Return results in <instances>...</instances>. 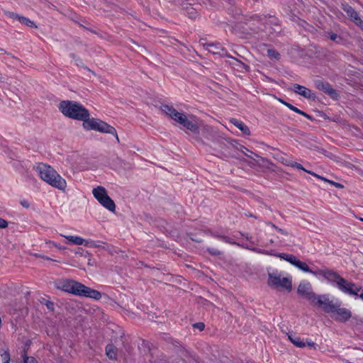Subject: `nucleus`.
<instances>
[{
    "instance_id": "f257e3e1",
    "label": "nucleus",
    "mask_w": 363,
    "mask_h": 363,
    "mask_svg": "<svg viewBox=\"0 0 363 363\" xmlns=\"http://www.w3.org/2000/svg\"><path fill=\"white\" fill-rule=\"evenodd\" d=\"M317 277L321 276L325 281L336 286L342 293L349 295H357L361 287L355 284L347 281L342 277L337 272L328 269L327 268L316 269Z\"/></svg>"
},
{
    "instance_id": "f03ea898",
    "label": "nucleus",
    "mask_w": 363,
    "mask_h": 363,
    "mask_svg": "<svg viewBox=\"0 0 363 363\" xmlns=\"http://www.w3.org/2000/svg\"><path fill=\"white\" fill-rule=\"evenodd\" d=\"M33 169L38 173L40 178L59 189H65L67 182L51 166L39 162L33 166Z\"/></svg>"
},
{
    "instance_id": "7ed1b4c3",
    "label": "nucleus",
    "mask_w": 363,
    "mask_h": 363,
    "mask_svg": "<svg viewBox=\"0 0 363 363\" xmlns=\"http://www.w3.org/2000/svg\"><path fill=\"white\" fill-rule=\"evenodd\" d=\"M162 111L192 133H199L200 122L195 116L187 118L184 114L178 112L175 108L169 105H163Z\"/></svg>"
},
{
    "instance_id": "20e7f679",
    "label": "nucleus",
    "mask_w": 363,
    "mask_h": 363,
    "mask_svg": "<svg viewBox=\"0 0 363 363\" xmlns=\"http://www.w3.org/2000/svg\"><path fill=\"white\" fill-rule=\"evenodd\" d=\"M82 121H83V128L85 130H96L101 133H109L115 135L116 139L118 140V137L116 129L103 121L94 118H90L89 116H88Z\"/></svg>"
},
{
    "instance_id": "39448f33",
    "label": "nucleus",
    "mask_w": 363,
    "mask_h": 363,
    "mask_svg": "<svg viewBox=\"0 0 363 363\" xmlns=\"http://www.w3.org/2000/svg\"><path fill=\"white\" fill-rule=\"evenodd\" d=\"M69 294L96 301L101 298V294L99 291L86 286L78 281L71 280H69Z\"/></svg>"
},
{
    "instance_id": "423d86ee",
    "label": "nucleus",
    "mask_w": 363,
    "mask_h": 363,
    "mask_svg": "<svg viewBox=\"0 0 363 363\" xmlns=\"http://www.w3.org/2000/svg\"><path fill=\"white\" fill-rule=\"evenodd\" d=\"M94 198L104 208L111 212L116 210V205L114 201L108 196L106 189L103 186H99L94 188L92 191Z\"/></svg>"
},
{
    "instance_id": "0eeeda50",
    "label": "nucleus",
    "mask_w": 363,
    "mask_h": 363,
    "mask_svg": "<svg viewBox=\"0 0 363 363\" xmlns=\"http://www.w3.org/2000/svg\"><path fill=\"white\" fill-rule=\"evenodd\" d=\"M268 284L274 288H283L291 291L292 288L291 279L283 277L277 272L269 273Z\"/></svg>"
},
{
    "instance_id": "6e6552de",
    "label": "nucleus",
    "mask_w": 363,
    "mask_h": 363,
    "mask_svg": "<svg viewBox=\"0 0 363 363\" xmlns=\"http://www.w3.org/2000/svg\"><path fill=\"white\" fill-rule=\"evenodd\" d=\"M89 116V111L82 104L69 101V118L82 121Z\"/></svg>"
},
{
    "instance_id": "1a4fd4ad",
    "label": "nucleus",
    "mask_w": 363,
    "mask_h": 363,
    "mask_svg": "<svg viewBox=\"0 0 363 363\" xmlns=\"http://www.w3.org/2000/svg\"><path fill=\"white\" fill-rule=\"evenodd\" d=\"M311 303L322 307L326 313L333 312L336 304L330 300L328 295H316Z\"/></svg>"
},
{
    "instance_id": "9d476101",
    "label": "nucleus",
    "mask_w": 363,
    "mask_h": 363,
    "mask_svg": "<svg viewBox=\"0 0 363 363\" xmlns=\"http://www.w3.org/2000/svg\"><path fill=\"white\" fill-rule=\"evenodd\" d=\"M298 294L308 300L311 303L314 300L316 294L313 292L311 284L307 281H302L297 289Z\"/></svg>"
},
{
    "instance_id": "9b49d317",
    "label": "nucleus",
    "mask_w": 363,
    "mask_h": 363,
    "mask_svg": "<svg viewBox=\"0 0 363 363\" xmlns=\"http://www.w3.org/2000/svg\"><path fill=\"white\" fill-rule=\"evenodd\" d=\"M341 303L335 304V309L332 312L333 313V318L341 322H345L349 320L351 317V312L345 308H341Z\"/></svg>"
},
{
    "instance_id": "f8f14e48",
    "label": "nucleus",
    "mask_w": 363,
    "mask_h": 363,
    "mask_svg": "<svg viewBox=\"0 0 363 363\" xmlns=\"http://www.w3.org/2000/svg\"><path fill=\"white\" fill-rule=\"evenodd\" d=\"M292 90L297 94L301 95L306 99H311L315 97L314 94L309 89L297 84L293 85Z\"/></svg>"
},
{
    "instance_id": "ddd939ff",
    "label": "nucleus",
    "mask_w": 363,
    "mask_h": 363,
    "mask_svg": "<svg viewBox=\"0 0 363 363\" xmlns=\"http://www.w3.org/2000/svg\"><path fill=\"white\" fill-rule=\"evenodd\" d=\"M344 11L347 15L358 26H361L362 23V20L359 17L357 13L350 6H345Z\"/></svg>"
},
{
    "instance_id": "4468645a",
    "label": "nucleus",
    "mask_w": 363,
    "mask_h": 363,
    "mask_svg": "<svg viewBox=\"0 0 363 363\" xmlns=\"http://www.w3.org/2000/svg\"><path fill=\"white\" fill-rule=\"evenodd\" d=\"M293 265L299 269L300 270L303 271V272L310 273L317 277V274L315 273L316 272L317 268L310 269L306 262H301L299 259H296Z\"/></svg>"
},
{
    "instance_id": "2eb2a0df",
    "label": "nucleus",
    "mask_w": 363,
    "mask_h": 363,
    "mask_svg": "<svg viewBox=\"0 0 363 363\" xmlns=\"http://www.w3.org/2000/svg\"><path fill=\"white\" fill-rule=\"evenodd\" d=\"M287 165L290 166L291 167L296 168L298 169H301V170H303V171H304L306 172H308V174H310L313 175V177H316V178H318L319 179H321L323 181H328L327 179H325V178H324V177H321V176H320V175H318V174H315V173H314L313 172L306 170V169L303 168V167L301 164H299V163H298L296 162L289 161L287 162Z\"/></svg>"
},
{
    "instance_id": "dca6fc26",
    "label": "nucleus",
    "mask_w": 363,
    "mask_h": 363,
    "mask_svg": "<svg viewBox=\"0 0 363 363\" xmlns=\"http://www.w3.org/2000/svg\"><path fill=\"white\" fill-rule=\"evenodd\" d=\"M289 340L297 347L303 348L306 346L305 342H303L301 337L294 333L287 334Z\"/></svg>"
},
{
    "instance_id": "f3484780",
    "label": "nucleus",
    "mask_w": 363,
    "mask_h": 363,
    "mask_svg": "<svg viewBox=\"0 0 363 363\" xmlns=\"http://www.w3.org/2000/svg\"><path fill=\"white\" fill-rule=\"evenodd\" d=\"M54 285L56 289L62 291L68 292V281L67 279H57L54 282Z\"/></svg>"
},
{
    "instance_id": "a211bd4d",
    "label": "nucleus",
    "mask_w": 363,
    "mask_h": 363,
    "mask_svg": "<svg viewBox=\"0 0 363 363\" xmlns=\"http://www.w3.org/2000/svg\"><path fill=\"white\" fill-rule=\"evenodd\" d=\"M231 122L234 124L235 126H236L238 128H239L244 134L245 135H250V131L249 128L242 121H238L236 119H233Z\"/></svg>"
},
{
    "instance_id": "6ab92c4d",
    "label": "nucleus",
    "mask_w": 363,
    "mask_h": 363,
    "mask_svg": "<svg viewBox=\"0 0 363 363\" xmlns=\"http://www.w3.org/2000/svg\"><path fill=\"white\" fill-rule=\"evenodd\" d=\"M274 256L280 257L281 259H283L286 260V262H289L292 265L295 262L296 259H297L294 255L291 254H286V253H274Z\"/></svg>"
},
{
    "instance_id": "aec40b11",
    "label": "nucleus",
    "mask_w": 363,
    "mask_h": 363,
    "mask_svg": "<svg viewBox=\"0 0 363 363\" xmlns=\"http://www.w3.org/2000/svg\"><path fill=\"white\" fill-rule=\"evenodd\" d=\"M106 354L107 357L111 359H116V350L115 347L113 345H108L106 347Z\"/></svg>"
},
{
    "instance_id": "412c9836",
    "label": "nucleus",
    "mask_w": 363,
    "mask_h": 363,
    "mask_svg": "<svg viewBox=\"0 0 363 363\" xmlns=\"http://www.w3.org/2000/svg\"><path fill=\"white\" fill-rule=\"evenodd\" d=\"M69 243L77 245H88V242L79 236H69Z\"/></svg>"
},
{
    "instance_id": "4be33fe9",
    "label": "nucleus",
    "mask_w": 363,
    "mask_h": 363,
    "mask_svg": "<svg viewBox=\"0 0 363 363\" xmlns=\"http://www.w3.org/2000/svg\"><path fill=\"white\" fill-rule=\"evenodd\" d=\"M69 252H74L76 256L79 255L82 259H85L88 256V252L82 247H76L74 250L69 249Z\"/></svg>"
},
{
    "instance_id": "5701e85b",
    "label": "nucleus",
    "mask_w": 363,
    "mask_h": 363,
    "mask_svg": "<svg viewBox=\"0 0 363 363\" xmlns=\"http://www.w3.org/2000/svg\"><path fill=\"white\" fill-rule=\"evenodd\" d=\"M316 85L318 88L323 89L327 93L331 94L333 92V89L330 86V85L328 83L317 82Z\"/></svg>"
},
{
    "instance_id": "b1692460",
    "label": "nucleus",
    "mask_w": 363,
    "mask_h": 363,
    "mask_svg": "<svg viewBox=\"0 0 363 363\" xmlns=\"http://www.w3.org/2000/svg\"><path fill=\"white\" fill-rule=\"evenodd\" d=\"M19 22L30 28H37L35 23L33 21L23 16L19 18Z\"/></svg>"
},
{
    "instance_id": "393cba45",
    "label": "nucleus",
    "mask_w": 363,
    "mask_h": 363,
    "mask_svg": "<svg viewBox=\"0 0 363 363\" xmlns=\"http://www.w3.org/2000/svg\"><path fill=\"white\" fill-rule=\"evenodd\" d=\"M23 359V363H37L36 359L33 357H28L27 355L26 349H23V353L22 354Z\"/></svg>"
},
{
    "instance_id": "a878e982",
    "label": "nucleus",
    "mask_w": 363,
    "mask_h": 363,
    "mask_svg": "<svg viewBox=\"0 0 363 363\" xmlns=\"http://www.w3.org/2000/svg\"><path fill=\"white\" fill-rule=\"evenodd\" d=\"M59 109L67 117H68V101H61Z\"/></svg>"
},
{
    "instance_id": "bb28decb",
    "label": "nucleus",
    "mask_w": 363,
    "mask_h": 363,
    "mask_svg": "<svg viewBox=\"0 0 363 363\" xmlns=\"http://www.w3.org/2000/svg\"><path fill=\"white\" fill-rule=\"evenodd\" d=\"M240 151L245 155L247 156V157H250L251 159H253L255 160V157H258L257 155L252 152L251 151H250L249 150H247L246 147H243V146H241L240 147Z\"/></svg>"
},
{
    "instance_id": "cd10ccee",
    "label": "nucleus",
    "mask_w": 363,
    "mask_h": 363,
    "mask_svg": "<svg viewBox=\"0 0 363 363\" xmlns=\"http://www.w3.org/2000/svg\"><path fill=\"white\" fill-rule=\"evenodd\" d=\"M267 53H268V56L272 59H278L279 58V54L274 50H270V49L268 50Z\"/></svg>"
},
{
    "instance_id": "c85d7f7f",
    "label": "nucleus",
    "mask_w": 363,
    "mask_h": 363,
    "mask_svg": "<svg viewBox=\"0 0 363 363\" xmlns=\"http://www.w3.org/2000/svg\"><path fill=\"white\" fill-rule=\"evenodd\" d=\"M6 15L11 18L18 20V21H19V18L21 17V16H20L14 12H12V11L6 12Z\"/></svg>"
},
{
    "instance_id": "c756f323",
    "label": "nucleus",
    "mask_w": 363,
    "mask_h": 363,
    "mask_svg": "<svg viewBox=\"0 0 363 363\" xmlns=\"http://www.w3.org/2000/svg\"><path fill=\"white\" fill-rule=\"evenodd\" d=\"M284 104L291 110L294 111V112L296 113H301V110L298 109V108L295 107L294 106L291 105V104H289V103H284Z\"/></svg>"
},
{
    "instance_id": "7c9ffc66",
    "label": "nucleus",
    "mask_w": 363,
    "mask_h": 363,
    "mask_svg": "<svg viewBox=\"0 0 363 363\" xmlns=\"http://www.w3.org/2000/svg\"><path fill=\"white\" fill-rule=\"evenodd\" d=\"M8 225H9V223L6 220L0 218V229H4V228H7Z\"/></svg>"
},
{
    "instance_id": "2f4dec72",
    "label": "nucleus",
    "mask_w": 363,
    "mask_h": 363,
    "mask_svg": "<svg viewBox=\"0 0 363 363\" xmlns=\"http://www.w3.org/2000/svg\"><path fill=\"white\" fill-rule=\"evenodd\" d=\"M194 327L199 329L200 331H202L204 329L205 325L203 323H197L194 325Z\"/></svg>"
},
{
    "instance_id": "473e14b6",
    "label": "nucleus",
    "mask_w": 363,
    "mask_h": 363,
    "mask_svg": "<svg viewBox=\"0 0 363 363\" xmlns=\"http://www.w3.org/2000/svg\"><path fill=\"white\" fill-rule=\"evenodd\" d=\"M269 225L274 228V229H276L278 232H279L281 234H284V235H287V233L285 232L284 230L281 229V228H277V226H275L274 224L272 223H269Z\"/></svg>"
},
{
    "instance_id": "72a5a7b5",
    "label": "nucleus",
    "mask_w": 363,
    "mask_h": 363,
    "mask_svg": "<svg viewBox=\"0 0 363 363\" xmlns=\"http://www.w3.org/2000/svg\"><path fill=\"white\" fill-rule=\"evenodd\" d=\"M305 343H306V345L307 344V345H308L309 347H311V348H315V344L313 341H311V340H308L306 341V342H305Z\"/></svg>"
},
{
    "instance_id": "f704fd0d",
    "label": "nucleus",
    "mask_w": 363,
    "mask_h": 363,
    "mask_svg": "<svg viewBox=\"0 0 363 363\" xmlns=\"http://www.w3.org/2000/svg\"><path fill=\"white\" fill-rule=\"evenodd\" d=\"M256 252H257L259 253L264 254V255H274V253L269 252L268 251H265V250H256Z\"/></svg>"
},
{
    "instance_id": "c9c22d12",
    "label": "nucleus",
    "mask_w": 363,
    "mask_h": 363,
    "mask_svg": "<svg viewBox=\"0 0 363 363\" xmlns=\"http://www.w3.org/2000/svg\"><path fill=\"white\" fill-rule=\"evenodd\" d=\"M330 40H332L333 41H337V38H339V37L335 33H331V34H330Z\"/></svg>"
},
{
    "instance_id": "e433bc0d",
    "label": "nucleus",
    "mask_w": 363,
    "mask_h": 363,
    "mask_svg": "<svg viewBox=\"0 0 363 363\" xmlns=\"http://www.w3.org/2000/svg\"><path fill=\"white\" fill-rule=\"evenodd\" d=\"M21 204L23 206V207H26V208H28L29 207V203L28 201H21Z\"/></svg>"
},
{
    "instance_id": "4c0bfd02",
    "label": "nucleus",
    "mask_w": 363,
    "mask_h": 363,
    "mask_svg": "<svg viewBox=\"0 0 363 363\" xmlns=\"http://www.w3.org/2000/svg\"><path fill=\"white\" fill-rule=\"evenodd\" d=\"M83 259L84 261L85 259H87V261H88V264H89V265H93V264H94V263H92V262H91V258H90V255H89V253H88V256H87L85 259Z\"/></svg>"
},
{
    "instance_id": "58836bf2",
    "label": "nucleus",
    "mask_w": 363,
    "mask_h": 363,
    "mask_svg": "<svg viewBox=\"0 0 363 363\" xmlns=\"http://www.w3.org/2000/svg\"><path fill=\"white\" fill-rule=\"evenodd\" d=\"M327 180H328V181H325L326 182H329V183H330L331 184L334 185V186H336V187H340V186H341V185H340V184H338V183H336V182H332V181H330V180H328V179H327Z\"/></svg>"
},
{
    "instance_id": "ea45409f",
    "label": "nucleus",
    "mask_w": 363,
    "mask_h": 363,
    "mask_svg": "<svg viewBox=\"0 0 363 363\" xmlns=\"http://www.w3.org/2000/svg\"><path fill=\"white\" fill-rule=\"evenodd\" d=\"M82 263H76L74 260L72 261V263L71 264L72 266L74 267H82Z\"/></svg>"
},
{
    "instance_id": "a19ab883",
    "label": "nucleus",
    "mask_w": 363,
    "mask_h": 363,
    "mask_svg": "<svg viewBox=\"0 0 363 363\" xmlns=\"http://www.w3.org/2000/svg\"><path fill=\"white\" fill-rule=\"evenodd\" d=\"M47 307H48V308L52 310L53 309V303L52 302H48L47 303Z\"/></svg>"
},
{
    "instance_id": "79ce46f5",
    "label": "nucleus",
    "mask_w": 363,
    "mask_h": 363,
    "mask_svg": "<svg viewBox=\"0 0 363 363\" xmlns=\"http://www.w3.org/2000/svg\"><path fill=\"white\" fill-rule=\"evenodd\" d=\"M299 114H301V115H302V116H305L306 118H311L308 114H307L306 113H305V112H303L302 111H301V113H299Z\"/></svg>"
},
{
    "instance_id": "37998d69",
    "label": "nucleus",
    "mask_w": 363,
    "mask_h": 363,
    "mask_svg": "<svg viewBox=\"0 0 363 363\" xmlns=\"http://www.w3.org/2000/svg\"><path fill=\"white\" fill-rule=\"evenodd\" d=\"M356 296H358L359 298H361L363 301V291L359 294V292H357V295H355Z\"/></svg>"
},
{
    "instance_id": "c03bdc74",
    "label": "nucleus",
    "mask_w": 363,
    "mask_h": 363,
    "mask_svg": "<svg viewBox=\"0 0 363 363\" xmlns=\"http://www.w3.org/2000/svg\"><path fill=\"white\" fill-rule=\"evenodd\" d=\"M52 244H53L56 247L61 249V247L60 246V245H57L56 243H55V242H52Z\"/></svg>"
},
{
    "instance_id": "a18cd8bd",
    "label": "nucleus",
    "mask_w": 363,
    "mask_h": 363,
    "mask_svg": "<svg viewBox=\"0 0 363 363\" xmlns=\"http://www.w3.org/2000/svg\"><path fill=\"white\" fill-rule=\"evenodd\" d=\"M211 253H213L214 255H217V254H219V252L218 250H215V251L211 252Z\"/></svg>"
},
{
    "instance_id": "49530a36",
    "label": "nucleus",
    "mask_w": 363,
    "mask_h": 363,
    "mask_svg": "<svg viewBox=\"0 0 363 363\" xmlns=\"http://www.w3.org/2000/svg\"><path fill=\"white\" fill-rule=\"evenodd\" d=\"M4 363H9V361L7 360V361L4 362Z\"/></svg>"
},
{
    "instance_id": "de8ad7c7",
    "label": "nucleus",
    "mask_w": 363,
    "mask_h": 363,
    "mask_svg": "<svg viewBox=\"0 0 363 363\" xmlns=\"http://www.w3.org/2000/svg\"><path fill=\"white\" fill-rule=\"evenodd\" d=\"M360 220H361L362 221H363V218H360Z\"/></svg>"
},
{
    "instance_id": "09e8293b",
    "label": "nucleus",
    "mask_w": 363,
    "mask_h": 363,
    "mask_svg": "<svg viewBox=\"0 0 363 363\" xmlns=\"http://www.w3.org/2000/svg\"><path fill=\"white\" fill-rule=\"evenodd\" d=\"M0 50H1V51H3V50H2L1 48H0Z\"/></svg>"
}]
</instances>
